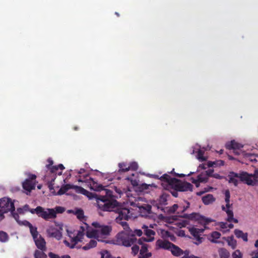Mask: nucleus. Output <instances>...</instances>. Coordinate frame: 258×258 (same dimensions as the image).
<instances>
[{
	"instance_id": "f257e3e1",
	"label": "nucleus",
	"mask_w": 258,
	"mask_h": 258,
	"mask_svg": "<svg viewBox=\"0 0 258 258\" xmlns=\"http://www.w3.org/2000/svg\"><path fill=\"white\" fill-rule=\"evenodd\" d=\"M89 179L92 181L90 182L91 188L95 191L104 190L105 195L89 192L80 186H77L76 187L79 188L81 192L86 195L90 199H96L98 208L102 211H110L117 207L118 202L114 199L111 190L104 189L102 185L98 184L91 177H89Z\"/></svg>"
},
{
	"instance_id": "f03ea898",
	"label": "nucleus",
	"mask_w": 258,
	"mask_h": 258,
	"mask_svg": "<svg viewBox=\"0 0 258 258\" xmlns=\"http://www.w3.org/2000/svg\"><path fill=\"white\" fill-rule=\"evenodd\" d=\"M185 205H179L177 204H174L172 206L170 207L169 209V212L170 213H174L178 209H179L178 213L183 214L180 216L182 218H187L189 220L196 219L199 221L200 223L204 225L205 226L209 224L212 222L213 220L210 218H207L203 216H200L199 214L192 213L190 214H183V213L189 207L190 204L189 202L185 201Z\"/></svg>"
},
{
	"instance_id": "7ed1b4c3",
	"label": "nucleus",
	"mask_w": 258,
	"mask_h": 258,
	"mask_svg": "<svg viewBox=\"0 0 258 258\" xmlns=\"http://www.w3.org/2000/svg\"><path fill=\"white\" fill-rule=\"evenodd\" d=\"M116 244L125 247H131L138 243V239L130 231H121L116 236Z\"/></svg>"
},
{
	"instance_id": "20e7f679",
	"label": "nucleus",
	"mask_w": 258,
	"mask_h": 258,
	"mask_svg": "<svg viewBox=\"0 0 258 258\" xmlns=\"http://www.w3.org/2000/svg\"><path fill=\"white\" fill-rule=\"evenodd\" d=\"M228 177L229 178V182L233 183L235 186L238 185L237 178H239L241 181H245L248 185H253L255 182V181L251 180L252 176L245 172L237 173L232 171L229 173Z\"/></svg>"
},
{
	"instance_id": "39448f33",
	"label": "nucleus",
	"mask_w": 258,
	"mask_h": 258,
	"mask_svg": "<svg viewBox=\"0 0 258 258\" xmlns=\"http://www.w3.org/2000/svg\"><path fill=\"white\" fill-rule=\"evenodd\" d=\"M172 183L170 188H174L178 191H192L193 185L187 182H182L181 180L173 178L171 180Z\"/></svg>"
},
{
	"instance_id": "423d86ee",
	"label": "nucleus",
	"mask_w": 258,
	"mask_h": 258,
	"mask_svg": "<svg viewBox=\"0 0 258 258\" xmlns=\"http://www.w3.org/2000/svg\"><path fill=\"white\" fill-rule=\"evenodd\" d=\"M0 208L3 213H8L11 210H15L14 203L10 198L4 197L0 199Z\"/></svg>"
},
{
	"instance_id": "0eeeda50",
	"label": "nucleus",
	"mask_w": 258,
	"mask_h": 258,
	"mask_svg": "<svg viewBox=\"0 0 258 258\" xmlns=\"http://www.w3.org/2000/svg\"><path fill=\"white\" fill-rule=\"evenodd\" d=\"M142 229L144 230V234L147 236V238L141 237L138 239V243L139 244H142L143 242H151L153 241L155 232L151 229H149L148 227L146 225H143Z\"/></svg>"
},
{
	"instance_id": "6e6552de",
	"label": "nucleus",
	"mask_w": 258,
	"mask_h": 258,
	"mask_svg": "<svg viewBox=\"0 0 258 258\" xmlns=\"http://www.w3.org/2000/svg\"><path fill=\"white\" fill-rule=\"evenodd\" d=\"M65 209L60 206H56L54 209L47 208L46 212V220L50 219H54L56 217L57 214H61L64 212Z\"/></svg>"
},
{
	"instance_id": "1a4fd4ad",
	"label": "nucleus",
	"mask_w": 258,
	"mask_h": 258,
	"mask_svg": "<svg viewBox=\"0 0 258 258\" xmlns=\"http://www.w3.org/2000/svg\"><path fill=\"white\" fill-rule=\"evenodd\" d=\"M118 216L116 218L115 221H120V220L127 221L131 218L132 214H130V211L127 208H121L117 209Z\"/></svg>"
},
{
	"instance_id": "9d476101",
	"label": "nucleus",
	"mask_w": 258,
	"mask_h": 258,
	"mask_svg": "<svg viewBox=\"0 0 258 258\" xmlns=\"http://www.w3.org/2000/svg\"><path fill=\"white\" fill-rule=\"evenodd\" d=\"M225 147L228 150H233L234 154L239 155L240 154L239 150L243 147V145L235 142L234 140H232L230 142L227 143Z\"/></svg>"
},
{
	"instance_id": "9b49d317",
	"label": "nucleus",
	"mask_w": 258,
	"mask_h": 258,
	"mask_svg": "<svg viewBox=\"0 0 258 258\" xmlns=\"http://www.w3.org/2000/svg\"><path fill=\"white\" fill-rule=\"evenodd\" d=\"M92 225L98 229L99 235H105L107 236L110 234L111 231V227L109 226L100 225L99 223L97 222H93Z\"/></svg>"
},
{
	"instance_id": "f8f14e48",
	"label": "nucleus",
	"mask_w": 258,
	"mask_h": 258,
	"mask_svg": "<svg viewBox=\"0 0 258 258\" xmlns=\"http://www.w3.org/2000/svg\"><path fill=\"white\" fill-rule=\"evenodd\" d=\"M172 243L168 240L158 239L156 242L155 249L158 250L160 249L170 250Z\"/></svg>"
},
{
	"instance_id": "ddd939ff",
	"label": "nucleus",
	"mask_w": 258,
	"mask_h": 258,
	"mask_svg": "<svg viewBox=\"0 0 258 258\" xmlns=\"http://www.w3.org/2000/svg\"><path fill=\"white\" fill-rule=\"evenodd\" d=\"M28 212L31 214H36L38 217H41L46 220V212L43 207L37 206L35 209H30Z\"/></svg>"
},
{
	"instance_id": "4468645a",
	"label": "nucleus",
	"mask_w": 258,
	"mask_h": 258,
	"mask_svg": "<svg viewBox=\"0 0 258 258\" xmlns=\"http://www.w3.org/2000/svg\"><path fill=\"white\" fill-rule=\"evenodd\" d=\"M46 231L48 236L50 237L55 238L57 240H60L62 237V233L54 227H50Z\"/></svg>"
},
{
	"instance_id": "2eb2a0df",
	"label": "nucleus",
	"mask_w": 258,
	"mask_h": 258,
	"mask_svg": "<svg viewBox=\"0 0 258 258\" xmlns=\"http://www.w3.org/2000/svg\"><path fill=\"white\" fill-rule=\"evenodd\" d=\"M89 227L87 224L84 223V226H81L80 230L78 231L77 235L72 238V241L76 242L81 241L84 235V232L86 229Z\"/></svg>"
},
{
	"instance_id": "dca6fc26",
	"label": "nucleus",
	"mask_w": 258,
	"mask_h": 258,
	"mask_svg": "<svg viewBox=\"0 0 258 258\" xmlns=\"http://www.w3.org/2000/svg\"><path fill=\"white\" fill-rule=\"evenodd\" d=\"M37 248L40 250H46V241L41 235L33 239Z\"/></svg>"
},
{
	"instance_id": "f3484780",
	"label": "nucleus",
	"mask_w": 258,
	"mask_h": 258,
	"mask_svg": "<svg viewBox=\"0 0 258 258\" xmlns=\"http://www.w3.org/2000/svg\"><path fill=\"white\" fill-rule=\"evenodd\" d=\"M208 180V178L205 173H202L197 176V178L195 179L194 177L191 178V181L193 183H195L197 187L199 185L200 182H207Z\"/></svg>"
},
{
	"instance_id": "a211bd4d",
	"label": "nucleus",
	"mask_w": 258,
	"mask_h": 258,
	"mask_svg": "<svg viewBox=\"0 0 258 258\" xmlns=\"http://www.w3.org/2000/svg\"><path fill=\"white\" fill-rule=\"evenodd\" d=\"M36 183L29 179H26L23 183V188L29 192H30L32 189H34Z\"/></svg>"
},
{
	"instance_id": "6ab92c4d",
	"label": "nucleus",
	"mask_w": 258,
	"mask_h": 258,
	"mask_svg": "<svg viewBox=\"0 0 258 258\" xmlns=\"http://www.w3.org/2000/svg\"><path fill=\"white\" fill-rule=\"evenodd\" d=\"M234 233L237 238H241L244 242L248 241L247 233H244L242 230L237 229L234 230Z\"/></svg>"
},
{
	"instance_id": "aec40b11",
	"label": "nucleus",
	"mask_w": 258,
	"mask_h": 258,
	"mask_svg": "<svg viewBox=\"0 0 258 258\" xmlns=\"http://www.w3.org/2000/svg\"><path fill=\"white\" fill-rule=\"evenodd\" d=\"M170 250L171 251V253L175 256H179L182 254H183V250L173 243H172Z\"/></svg>"
},
{
	"instance_id": "412c9836",
	"label": "nucleus",
	"mask_w": 258,
	"mask_h": 258,
	"mask_svg": "<svg viewBox=\"0 0 258 258\" xmlns=\"http://www.w3.org/2000/svg\"><path fill=\"white\" fill-rule=\"evenodd\" d=\"M190 233L195 237L196 239L199 240L201 233H203L204 231V229H199L195 227H192L189 229Z\"/></svg>"
},
{
	"instance_id": "4be33fe9",
	"label": "nucleus",
	"mask_w": 258,
	"mask_h": 258,
	"mask_svg": "<svg viewBox=\"0 0 258 258\" xmlns=\"http://www.w3.org/2000/svg\"><path fill=\"white\" fill-rule=\"evenodd\" d=\"M227 215V218L226 220L229 222H233L235 223H238V220L237 219L234 218V214L232 210H230L229 208H227L225 212Z\"/></svg>"
},
{
	"instance_id": "5701e85b",
	"label": "nucleus",
	"mask_w": 258,
	"mask_h": 258,
	"mask_svg": "<svg viewBox=\"0 0 258 258\" xmlns=\"http://www.w3.org/2000/svg\"><path fill=\"white\" fill-rule=\"evenodd\" d=\"M45 180L48 182V186L50 190L54 189L53 182L56 178L55 175H51V179H48V175L45 174L44 176Z\"/></svg>"
},
{
	"instance_id": "b1692460",
	"label": "nucleus",
	"mask_w": 258,
	"mask_h": 258,
	"mask_svg": "<svg viewBox=\"0 0 258 258\" xmlns=\"http://www.w3.org/2000/svg\"><path fill=\"white\" fill-rule=\"evenodd\" d=\"M69 212L73 213L81 221L84 219V211L81 209H77L75 210H69Z\"/></svg>"
},
{
	"instance_id": "393cba45",
	"label": "nucleus",
	"mask_w": 258,
	"mask_h": 258,
	"mask_svg": "<svg viewBox=\"0 0 258 258\" xmlns=\"http://www.w3.org/2000/svg\"><path fill=\"white\" fill-rule=\"evenodd\" d=\"M215 199L211 194H208L202 198V201L205 205H209L215 201Z\"/></svg>"
},
{
	"instance_id": "a878e982",
	"label": "nucleus",
	"mask_w": 258,
	"mask_h": 258,
	"mask_svg": "<svg viewBox=\"0 0 258 258\" xmlns=\"http://www.w3.org/2000/svg\"><path fill=\"white\" fill-rule=\"evenodd\" d=\"M64 169V167L63 165L61 164H59L57 166H54L51 169V175H55L56 176V174H57L59 175H61L62 172H57L58 169L61 170V171Z\"/></svg>"
},
{
	"instance_id": "bb28decb",
	"label": "nucleus",
	"mask_w": 258,
	"mask_h": 258,
	"mask_svg": "<svg viewBox=\"0 0 258 258\" xmlns=\"http://www.w3.org/2000/svg\"><path fill=\"white\" fill-rule=\"evenodd\" d=\"M46 250H42L40 249H36L34 253V256L35 258H47V256L45 253Z\"/></svg>"
},
{
	"instance_id": "cd10ccee",
	"label": "nucleus",
	"mask_w": 258,
	"mask_h": 258,
	"mask_svg": "<svg viewBox=\"0 0 258 258\" xmlns=\"http://www.w3.org/2000/svg\"><path fill=\"white\" fill-rule=\"evenodd\" d=\"M174 178H172L169 175H168L167 174H163L162 176H161L159 179L162 181H165V182H166L168 183V187H171V185H172V183H171V180L173 179Z\"/></svg>"
},
{
	"instance_id": "c85d7f7f",
	"label": "nucleus",
	"mask_w": 258,
	"mask_h": 258,
	"mask_svg": "<svg viewBox=\"0 0 258 258\" xmlns=\"http://www.w3.org/2000/svg\"><path fill=\"white\" fill-rule=\"evenodd\" d=\"M97 241L95 239H91L90 242L84 246L82 248L85 250H89L92 248L95 247L97 245Z\"/></svg>"
},
{
	"instance_id": "c756f323",
	"label": "nucleus",
	"mask_w": 258,
	"mask_h": 258,
	"mask_svg": "<svg viewBox=\"0 0 258 258\" xmlns=\"http://www.w3.org/2000/svg\"><path fill=\"white\" fill-rule=\"evenodd\" d=\"M72 188V185L69 184H67L61 186L59 190L58 191L57 195H62L65 194L67 191H68L70 189Z\"/></svg>"
},
{
	"instance_id": "7c9ffc66",
	"label": "nucleus",
	"mask_w": 258,
	"mask_h": 258,
	"mask_svg": "<svg viewBox=\"0 0 258 258\" xmlns=\"http://www.w3.org/2000/svg\"><path fill=\"white\" fill-rule=\"evenodd\" d=\"M86 235L89 238H98L99 235L98 229L92 230L91 231L88 230L86 232Z\"/></svg>"
},
{
	"instance_id": "2f4dec72",
	"label": "nucleus",
	"mask_w": 258,
	"mask_h": 258,
	"mask_svg": "<svg viewBox=\"0 0 258 258\" xmlns=\"http://www.w3.org/2000/svg\"><path fill=\"white\" fill-rule=\"evenodd\" d=\"M47 162L48 163V164L46 165L45 168H46V173L45 174H51V169L54 166H53V160L50 158H48L47 159Z\"/></svg>"
},
{
	"instance_id": "473e14b6",
	"label": "nucleus",
	"mask_w": 258,
	"mask_h": 258,
	"mask_svg": "<svg viewBox=\"0 0 258 258\" xmlns=\"http://www.w3.org/2000/svg\"><path fill=\"white\" fill-rule=\"evenodd\" d=\"M224 161L223 160H218V161H214V162L209 161L208 162L207 166H208V167H213L214 166H223V165H224Z\"/></svg>"
},
{
	"instance_id": "72a5a7b5",
	"label": "nucleus",
	"mask_w": 258,
	"mask_h": 258,
	"mask_svg": "<svg viewBox=\"0 0 258 258\" xmlns=\"http://www.w3.org/2000/svg\"><path fill=\"white\" fill-rule=\"evenodd\" d=\"M219 254L220 258H228L229 256V252L227 249L224 248L219 249Z\"/></svg>"
},
{
	"instance_id": "f704fd0d",
	"label": "nucleus",
	"mask_w": 258,
	"mask_h": 258,
	"mask_svg": "<svg viewBox=\"0 0 258 258\" xmlns=\"http://www.w3.org/2000/svg\"><path fill=\"white\" fill-rule=\"evenodd\" d=\"M221 234L220 232L217 231H214L211 233V237L212 239L211 240V241L213 243H218L219 241H217L216 239L219 238L221 236Z\"/></svg>"
},
{
	"instance_id": "c9c22d12",
	"label": "nucleus",
	"mask_w": 258,
	"mask_h": 258,
	"mask_svg": "<svg viewBox=\"0 0 258 258\" xmlns=\"http://www.w3.org/2000/svg\"><path fill=\"white\" fill-rule=\"evenodd\" d=\"M227 241L228 245L231 246L233 249L236 248L237 245V242L234 239L233 236L228 237L227 239Z\"/></svg>"
},
{
	"instance_id": "e433bc0d",
	"label": "nucleus",
	"mask_w": 258,
	"mask_h": 258,
	"mask_svg": "<svg viewBox=\"0 0 258 258\" xmlns=\"http://www.w3.org/2000/svg\"><path fill=\"white\" fill-rule=\"evenodd\" d=\"M225 201L226 203V207L227 208H230L231 205L230 204V193L228 189H227L225 191Z\"/></svg>"
},
{
	"instance_id": "4c0bfd02",
	"label": "nucleus",
	"mask_w": 258,
	"mask_h": 258,
	"mask_svg": "<svg viewBox=\"0 0 258 258\" xmlns=\"http://www.w3.org/2000/svg\"><path fill=\"white\" fill-rule=\"evenodd\" d=\"M9 235L6 232L0 231V241L6 242L9 240Z\"/></svg>"
},
{
	"instance_id": "58836bf2",
	"label": "nucleus",
	"mask_w": 258,
	"mask_h": 258,
	"mask_svg": "<svg viewBox=\"0 0 258 258\" xmlns=\"http://www.w3.org/2000/svg\"><path fill=\"white\" fill-rule=\"evenodd\" d=\"M29 229L33 239H35L37 237H39V235L38 234L37 229L36 227L32 226Z\"/></svg>"
},
{
	"instance_id": "ea45409f",
	"label": "nucleus",
	"mask_w": 258,
	"mask_h": 258,
	"mask_svg": "<svg viewBox=\"0 0 258 258\" xmlns=\"http://www.w3.org/2000/svg\"><path fill=\"white\" fill-rule=\"evenodd\" d=\"M29 210V206L27 204L25 205L21 208H18L17 210L18 213L20 214H23Z\"/></svg>"
},
{
	"instance_id": "a19ab883",
	"label": "nucleus",
	"mask_w": 258,
	"mask_h": 258,
	"mask_svg": "<svg viewBox=\"0 0 258 258\" xmlns=\"http://www.w3.org/2000/svg\"><path fill=\"white\" fill-rule=\"evenodd\" d=\"M118 167L119 168V172H124L128 171V166L125 163H119L118 164Z\"/></svg>"
},
{
	"instance_id": "79ce46f5",
	"label": "nucleus",
	"mask_w": 258,
	"mask_h": 258,
	"mask_svg": "<svg viewBox=\"0 0 258 258\" xmlns=\"http://www.w3.org/2000/svg\"><path fill=\"white\" fill-rule=\"evenodd\" d=\"M123 220H120V221H116V222L122 226L123 229L125 230V231H130V228L127 223L126 221H123Z\"/></svg>"
},
{
	"instance_id": "37998d69",
	"label": "nucleus",
	"mask_w": 258,
	"mask_h": 258,
	"mask_svg": "<svg viewBox=\"0 0 258 258\" xmlns=\"http://www.w3.org/2000/svg\"><path fill=\"white\" fill-rule=\"evenodd\" d=\"M101 258H114L107 250H105L100 252Z\"/></svg>"
},
{
	"instance_id": "c03bdc74",
	"label": "nucleus",
	"mask_w": 258,
	"mask_h": 258,
	"mask_svg": "<svg viewBox=\"0 0 258 258\" xmlns=\"http://www.w3.org/2000/svg\"><path fill=\"white\" fill-rule=\"evenodd\" d=\"M204 151L199 150L198 152L197 158L201 162L205 161L207 160V158L204 156Z\"/></svg>"
},
{
	"instance_id": "a18cd8bd",
	"label": "nucleus",
	"mask_w": 258,
	"mask_h": 258,
	"mask_svg": "<svg viewBox=\"0 0 258 258\" xmlns=\"http://www.w3.org/2000/svg\"><path fill=\"white\" fill-rule=\"evenodd\" d=\"M128 171L133 170L136 171L138 169V164L136 162H132L130 163V165L128 166Z\"/></svg>"
},
{
	"instance_id": "49530a36",
	"label": "nucleus",
	"mask_w": 258,
	"mask_h": 258,
	"mask_svg": "<svg viewBox=\"0 0 258 258\" xmlns=\"http://www.w3.org/2000/svg\"><path fill=\"white\" fill-rule=\"evenodd\" d=\"M151 209H152V206L150 205H145L144 206H142L140 208V209L141 210H144L148 214L151 213Z\"/></svg>"
},
{
	"instance_id": "de8ad7c7",
	"label": "nucleus",
	"mask_w": 258,
	"mask_h": 258,
	"mask_svg": "<svg viewBox=\"0 0 258 258\" xmlns=\"http://www.w3.org/2000/svg\"><path fill=\"white\" fill-rule=\"evenodd\" d=\"M138 244L139 245V243H136L134 245H132L133 246L132 247V252L134 255L137 254L139 251V246Z\"/></svg>"
},
{
	"instance_id": "09e8293b",
	"label": "nucleus",
	"mask_w": 258,
	"mask_h": 258,
	"mask_svg": "<svg viewBox=\"0 0 258 258\" xmlns=\"http://www.w3.org/2000/svg\"><path fill=\"white\" fill-rule=\"evenodd\" d=\"M250 175L252 176L251 180L253 181H255V182L253 185H256L258 181V169L255 170L253 174Z\"/></svg>"
},
{
	"instance_id": "8fccbe9b",
	"label": "nucleus",
	"mask_w": 258,
	"mask_h": 258,
	"mask_svg": "<svg viewBox=\"0 0 258 258\" xmlns=\"http://www.w3.org/2000/svg\"><path fill=\"white\" fill-rule=\"evenodd\" d=\"M141 245H142V246L140 249V254L143 255L148 251V245L146 244H144V242H143V244Z\"/></svg>"
},
{
	"instance_id": "3c124183",
	"label": "nucleus",
	"mask_w": 258,
	"mask_h": 258,
	"mask_svg": "<svg viewBox=\"0 0 258 258\" xmlns=\"http://www.w3.org/2000/svg\"><path fill=\"white\" fill-rule=\"evenodd\" d=\"M71 242H73V243L71 244L66 240H64L63 241V243L65 244V245L67 246L70 247V248H74L75 247V245H76V244L78 242H76L75 241H73L72 239L71 240Z\"/></svg>"
},
{
	"instance_id": "603ef678",
	"label": "nucleus",
	"mask_w": 258,
	"mask_h": 258,
	"mask_svg": "<svg viewBox=\"0 0 258 258\" xmlns=\"http://www.w3.org/2000/svg\"><path fill=\"white\" fill-rule=\"evenodd\" d=\"M233 258H242V254L239 250H236L232 254Z\"/></svg>"
},
{
	"instance_id": "864d4df0",
	"label": "nucleus",
	"mask_w": 258,
	"mask_h": 258,
	"mask_svg": "<svg viewBox=\"0 0 258 258\" xmlns=\"http://www.w3.org/2000/svg\"><path fill=\"white\" fill-rule=\"evenodd\" d=\"M130 232H131L132 234H133L135 237L136 235L138 236H141L143 234L142 230L140 229H136L134 231H132L131 230H130Z\"/></svg>"
},
{
	"instance_id": "5fc2aeb1",
	"label": "nucleus",
	"mask_w": 258,
	"mask_h": 258,
	"mask_svg": "<svg viewBox=\"0 0 258 258\" xmlns=\"http://www.w3.org/2000/svg\"><path fill=\"white\" fill-rule=\"evenodd\" d=\"M15 210H11L10 212L11 213V214H12L13 217L16 220V221L18 223H19L20 222L19 221V216L18 214L19 213L15 212Z\"/></svg>"
},
{
	"instance_id": "6e6d98bb",
	"label": "nucleus",
	"mask_w": 258,
	"mask_h": 258,
	"mask_svg": "<svg viewBox=\"0 0 258 258\" xmlns=\"http://www.w3.org/2000/svg\"><path fill=\"white\" fill-rule=\"evenodd\" d=\"M166 236L170 238L172 241H175L176 239L175 236L169 231L166 232Z\"/></svg>"
},
{
	"instance_id": "4d7b16f0",
	"label": "nucleus",
	"mask_w": 258,
	"mask_h": 258,
	"mask_svg": "<svg viewBox=\"0 0 258 258\" xmlns=\"http://www.w3.org/2000/svg\"><path fill=\"white\" fill-rule=\"evenodd\" d=\"M168 187V190L170 191V193L172 194V195L176 198L178 197V191L176 189H174V188H171L170 187Z\"/></svg>"
},
{
	"instance_id": "13d9d810",
	"label": "nucleus",
	"mask_w": 258,
	"mask_h": 258,
	"mask_svg": "<svg viewBox=\"0 0 258 258\" xmlns=\"http://www.w3.org/2000/svg\"><path fill=\"white\" fill-rule=\"evenodd\" d=\"M166 201H167V200H166V198L165 195V194L162 195L160 197V202L161 204H166Z\"/></svg>"
},
{
	"instance_id": "bf43d9fd",
	"label": "nucleus",
	"mask_w": 258,
	"mask_h": 258,
	"mask_svg": "<svg viewBox=\"0 0 258 258\" xmlns=\"http://www.w3.org/2000/svg\"><path fill=\"white\" fill-rule=\"evenodd\" d=\"M214 170L213 169H208V170L206 171L205 174L206 176H207L208 178L209 177H212V175H213Z\"/></svg>"
},
{
	"instance_id": "052dcab7",
	"label": "nucleus",
	"mask_w": 258,
	"mask_h": 258,
	"mask_svg": "<svg viewBox=\"0 0 258 258\" xmlns=\"http://www.w3.org/2000/svg\"><path fill=\"white\" fill-rule=\"evenodd\" d=\"M150 185L146 183H143L140 185V188L141 190H144L148 189Z\"/></svg>"
},
{
	"instance_id": "680f3d73",
	"label": "nucleus",
	"mask_w": 258,
	"mask_h": 258,
	"mask_svg": "<svg viewBox=\"0 0 258 258\" xmlns=\"http://www.w3.org/2000/svg\"><path fill=\"white\" fill-rule=\"evenodd\" d=\"M48 255L50 258H59V256L58 254H55L52 252H49Z\"/></svg>"
},
{
	"instance_id": "e2e57ef3",
	"label": "nucleus",
	"mask_w": 258,
	"mask_h": 258,
	"mask_svg": "<svg viewBox=\"0 0 258 258\" xmlns=\"http://www.w3.org/2000/svg\"><path fill=\"white\" fill-rule=\"evenodd\" d=\"M22 224L25 225V226L28 227L29 228L33 226L29 221L27 220H24V221H23Z\"/></svg>"
},
{
	"instance_id": "0e129e2a",
	"label": "nucleus",
	"mask_w": 258,
	"mask_h": 258,
	"mask_svg": "<svg viewBox=\"0 0 258 258\" xmlns=\"http://www.w3.org/2000/svg\"><path fill=\"white\" fill-rule=\"evenodd\" d=\"M220 227L222 229H226L227 228V223L226 222H220L219 223Z\"/></svg>"
},
{
	"instance_id": "69168bd1",
	"label": "nucleus",
	"mask_w": 258,
	"mask_h": 258,
	"mask_svg": "<svg viewBox=\"0 0 258 258\" xmlns=\"http://www.w3.org/2000/svg\"><path fill=\"white\" fill-rule=\"evenodd\" d=\"M36 178V176L35 174H30L29 176V178L27 179L31 180V181H34L35 182Z\"/></svg>"
},
{
	"instance_id": "338daca9",
	"label": "nucleus",
	"mask_w": 258,
	"mask_h": 258,
	"mask_svg": "<svg viewBox=\"0 0 258 258\" xmlns=\"http://www.w3.org/2000/svg\"><path fill=\"white\" fill-rule=\"evenodd\" d=\"M212 177L215 178L216 179H222L223 176H221L220 174L218 173H214L213 175H212Z\"/></svg>"
},
{
	"instance_id": "774afa93",
	"label": "nucleus",
	"mask_w": 258,
	"mask_h": 258,
	"mask_svg": "<svg viewBox=\"0 0 258 258\" xmlns=\"http://www.w3.org/2000/svg\"><path fill=\"white\" fill-rule=\"evenodd\" d=\"M251 258H258V251H255L252 252Z\"/></svg>"
}]
</instances>
